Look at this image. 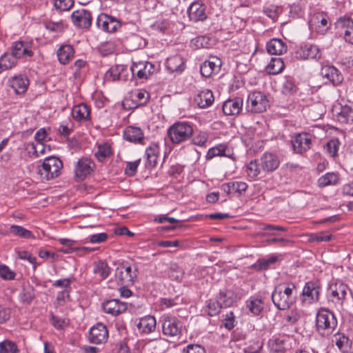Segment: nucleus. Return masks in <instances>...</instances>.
<instances>
[{"instance_id":"2","label":"nucleus","mask_w":353,"mask_h":353,"mask_svg":"<svg viewBox=\"0 0 353 353\" xmlns=\"http://www.w3.org/2000/svg\"><path fill=\"white\" fill-rule=\"evenodd\" d=\"M63 168L60 159L52 156L46 158L41 165L37 168V173L42 180L50 181L59 176Z\"/></svg>"},{"instance_id":"14","label":"nucleus","mask_w":353,"mask_h":353,"mask_svg":"<svg viewBox=\"0 0 353 353\" xmlns=\"http://www.w3.org/2000/svg\"><path fill=\"white\" fill-rule=\"evenodd\" d=\"M71 19L77 28L81 29H88L92 24L91 12L84 8L74 11Z\"/></svg>"},{"instance_id":"62","label":"nucleus","mask_w":353,"mask_h":353,"mask_svg":"<svg viewBox=\"0 0 353 353\" xmlns=\"http://www.w3.org/2000/svg\"><path fill=\"white\" fill-rule=\"evenodd\" d=\"M141 159H138L134 161H128L127 162L126 167L125 169V173L130 176H132L135 174L137 168L140 163Z\"/></svg>"},{"instance_id":"34","label":"nucleus","mask_w":353,"mask_h":353,"mask_svg":"<svg viewBox=\"0 0 353 353\" xmlns=\"http://www.w3.org/2000/svg\"><path fill=\"white\" fill-rule=\"evenodd\" d=\"M166 67L171 72H182L185 68L183 59L180 55H174L167 59Z\"/></svg>"},{"instance_id":"26","label":"nucleus","mask_w":353,"mask_h":353,"mask_svg":"<svg viewBox=\"0 0 353 353\" xmlns=\"http://www.w3.org/2000/svg\"><path fill=\"white\" fill-rule=\"evenodd\" d=\"M72 115L78 122L88 121L90 119V108L84 103L74 105L72 110Z\"/></svg>"},{"instance_id":"60","label":"nucleus","mask_w":353,"mask_h":353,"mask_svg":"<svg viewBox=\"0 0 353 353\" xmlns=\"http://www.w3.org/2000/svg\"><path fill=\"white\" fill-rule=\"evenodd\" d=\"M18 256L21 259H24L28 261L30 263L33 265V269L35 270L39 263H37V259L35 256H33L31 254H30L27 251H19L18 252Z\"/></svg>"},{"instance_id":"17","label":"nucleus","mask_w":353,"mask_h":353,"mask_svg":"<svg viewBox=\"0 0 353 353\" xmlns=\"http://www.w3.org/2000/svg\"><path fill=\"white\" fill-rule=\"evenodd\" d=\"M188 14L190 20L193 22L203 21L207 19L205 6L201 1H194L189 6Z\"/></svg>"},{"instance_id":"11","label":"nucleus","mask_w":353,"mask_h":353,"mask_svg":"<svg viewBox=\"0 0 353 353\" xmlns=\"http://www.w3.org/2000/svg\"><path fill=\"white\" fill-rule=\"evenodd\" d=\"M182 324L175 316L165 315L162 317L163 334L167 336H177L181 334Z\"/></svg>"},{"instance_id":"15","label":"nucleus","mask_w":353,"mask_h":353,"mask_svg":"<svg viewBox=\"0 0 353 353\" xmlns=\"http://www.w3.org/2000/svg\"><path fill=\"white\" fill-rule=\"evenodd\" d=\"M94 165V163L90 159L86 157L80 159L75 165V176L79 180H83L91 174Z\"/></svg>"},{"instance_id":"54","label":"nucleus","mask_w":353,"mask_h":353,"mask_svg":"<svg viewBox=\"0 0 353 353\" xmlns=\"http://www.w3.org/2000/svg\"><path fill=\"white\" fill-rule=\"evenodd\" d=\"M126 45L132 50H135L141 45V37L137 34L131 33L125 37Z\"/></svg>"},{"instance_id":"8","label":"nucleus","mask_w":353,"mask_h":353,"mask_svg":"<svg viewBox=\"0 0 353 353\" xmlns=\"http://www.w3.org/2000/svg\"><path fill=\"white\" fill-rule=\"evenodd\" d=\"M137 276L138 270L135 265L132 270L130 265H125L123 263L115 270V278L121 285H133Z\"/></svg>"},{"instance_id":"32","label":"nucleus","mask_w":353,"mask_h":353,"mask_svg":"<svg viewBox=\"0 0 353 353\" xmlns=\"http://www.w3.org/2000/svg\"><path fill=\"white\" fill-rule=\"evenodd\" d=\"M221 65V60L215 59L214 61H206L201 65V74L205 77H209L214 72H218Z\"/></svg>"},{"instance_id":"59","label":"nucleus","mask_w":353,"mask_h":353,"mask_svg":"<svg viewBox=\"0 0 353 353\" xmlns=\"http://www.w3.org/2000/svg\"><path fill=\"white\" fill-rule=\"evenodd\" d=\"M339 147V141L337 139H332L326 144L327 152L332 157L337 155Z\"/></svg>"},{"instance_id":"6","label":"nucleus","mask_w":353,"mask_h":353,"mask_svg":"<svg viewBox=\"0 0 353 353\" xmlns=\"http://www.w3.org/2000/svg\"><path fill=\"white\" fill-rule=\"evenodd\" d=\"M269 106L266 95L261 92H252L247 99L246 109L248 112L260 113L265 112Z\"/></svg>"},{"instance_id":"36","label":"nucleus","mask_w":353,"mask_h":353,"mask_svg":"<svg viewBox=\"0 0 353 353\" xmlns=\"http://www.w3.org/2000/svg\"><path fill=\"white\" fill-rule=\"evenodd\" d=\"M339 176L335 172H327L318 179V185L320 188L328 185H335L339 181Z\"/></svg>"},{"instance_id":"56","label":"nucleus","mask_w":353,"mask_h":353,"mask_svg":"<svg viewBox=\"0 0 353 353\" xmlns=\"http://www.w3.org/2000/svg\"><path fill=\"white\" fill-rule=\"evenodd\" d=\"M168 274L172 280L179 281L183 278V271L176 264H173L170 266Z\"/></svg>"},{"instance_id":"46","label":"nucleus","mask_w":353,"mask_h":353,"mask_svg":"<svg viewBox=\"0 0 353 353\" xmlns=\"http://www.w3.org/2000/svg\"><path fill=\"white\" fill-rule=\"evenodd\" d=\"M261 170L259 161L255 159L248 164L246 172L250 178L254 179L259 175Z\"/></svg>"},{"instance_id":"38","label":"nucleus","mask_w":353,"mask_h":353,"mask_svg":"<svg viewBox=\"0 0 353 353\" xmlns=\"http://www.w3.org/2000/svg\"><path fill=\"white\" fill-rule=\"evenodd\" d=\"M279 260V256L276 255H272L268 259H260L253 265V268L257 271L266 270Z\"/></svg>"},{"instance_id":"33","label":"nucleus","mask_w":353,"mask_h":353,"mask_svg":"<svg viewBox=\"0 0 353 353\" xmlns=\"http://www.w3.org/2000/svg\"><path fill=\"white\" fill-rule=\"evenodd\" d=\"M336 119L341 123H349L353 122V105H341L340 111L336 112Z\"/></svg>"},{"instance_id":"50","label":"nucleus","mask_w":353,"mask_h":353,"mask_svg":"<svg viewBox=\"0 0 353 353\" xmlns=\"http://www.w3.org/2000/svg\"><path fill=\"white\" fill-rule=\"evenodd\" d=\"M19 349L17 344L9 340H4L0 343V353H17Z\"/></svg>"},{"instance_id":"47","label":"nucleus","mask_w":353,"mask_h":353,"mask_svg":"<svg viewBox=\"0 0 353 353\" xmlns=\"http://www.w3.org/2000/svg\"><path fill=\"white\" fill-rule=\"evenodd\" d=\"M298 88L294 79L291 77H286L282 86V92L285 95H292L295 94Z\"/></svg>"},{"instance_id":"53","label":"nucleus","mask_w":353,"mask_h":353,"mask_svg":"<svg viewBox=\"0 0 353 353\" xmlns=\"http://www.w3.org/2000/svg\"><path fill=\"white\" fill-rule=\"evenodd\" d=\"M332 238L331 234L325 232L311 233L308 234V241L310 242H327Z\"/></svg>"},{"instance_id":"35","label":"nucleus","mask_w":353,"mask_h":353,"mask_svg":"<svg viewBox=\"0 0 353 353\" xmlns=\"http://www.w3.org/2000/svg\"><path fill=\"white\" fill-rule=\"evenodd\" d=\"M333 341L337 347L342 352L349 351L352 347V342L350 339L343 333L336 332L334 334Z\"/></svg>"},{"instance_id":"41","label":"nucleus","mask_w":353,"mask_h":353,"mask_svg":"<svg viewBox=\"0 0 353 353\" xmlns=\"http://www.w3.org/2000/svg\"><path fill=\"white\" fill-rule=\"evenodd\" d=\"M132 97L134 98L132 99V101H134L135 103H133L132 105H129V108H136L146 104L149 99L150 94L147 91L141 90L135 92Z\"/></svg>"},{"instance_id":"24","label":"nucleus","mask_w":353,"mask_h":353,"mask_svg":"<svg viewBox=\"0 0 353 353\" xmlns=\"http://www.w3.org/2000/svg\"><path fill=\"white\" fill-rule=\"evenodd\" d=\"M296 57L300 59H320L321 53L317 46L312 44H305L296 52Z\"/></svg>"},{"instance_id":"44","label":"nucleus","mask_w":353,"mask_h":353,"mask_svg":"<svg viewBox=\"0 0 353 353\" xmlns=\"http://www.w3.org/2000/svg\"><path fill=\"white\" fill-rule=\"evenodd\" d=\"M246 303L249 311L255 316L259 315L263 309L262 300L257 298H251Z\"/></svg>"},{"instance_id":"18","label":"nucleus","mask_w":353,"mask_h":353,"mask_svg":"<svg viewBox=\"0 0 353 353\" xmlns=\"http://www.w3.org/2000/svg\"><path fill=\"white\" fill-rule=\"evenodd\" d=\"M11 53L17 59L30 58L33 56L31 45L26 41L13 42L10 48Z\"/></svg>"},{"instance_id":"10","label":"nucleus","mask_w":353,"mask_h":353,"mask_svg":"<svg viewBox=\"0 0 353 353\" xmlns=\"http://www.w3.org/2000/svg\"><path fill=\"white\" fill-rule=\"evenodd\" d=\"M319 284L315 281H308L305 283L300 298L303 304L310 305L319 301Z\"/></svg>"},{"instance_id":"57","label":"nucleus","mask_w":353,"mask_h":353,"mask_svg":"<svg viewBox=\"0 0 353 353\" xmlns=\"http://www.w3.org/2000/svg\"><path fill=\"white\" fill-rule=\"evenodd\" d=\"M74 5V0H54L56 10L63 12L69 10Z\"/></svg>"},{"instance_id":"48","label":"nucleus","mask_w":353,"mask_h":353,"mask_svg":"<svg viewBox=\"0 0 353 353\" xmlns=\"http://www.w3.org/2000/svg\"><path fill=\"white\" fill-rule=\"evenodd\" d=\"M206 304L208 314L214 316L219 314L222 308L217 299H210Z\"/></svg>"},{"instance_id":"43","label":"nucleus","mask_w":353,"mask_h":353,"mask_svg":"<svg viewBox=\"0 0 353 353\" xmlns=\"http://www.w3.org/2000/svg\"><path fill=\"white\" fill-rule=\"evenodd\" d=\"M110 268L108 263L103 261H99L94 263L93 272L99 274L101 279H105L110 273Z\"/></svg>"},{"instance_id":"29","label":"nucleus","mask_w":353,"mask_h":353,"mask_svg":"<svg viewBox=\"0 0 353 353\" xmlns=\"http://www.w3.org/2000/svg\"><path fill=\"white\" fill-rule=\"evenodd\" d=\"M267 52L270 54L280 55L287 52V45L279 39H272L266 44Z\"/></svg>"},{"instance_id":"49","label":"nucleus","mask_w":353,"mask_h":353,"mask_svg":"<svg viewBox=\"0 0 353 353\" xmlns=\"http://www.w3.org/2000/svg\"><path fill=\"white\" fill-rule=\"evenodd\" d=\"M10 231L13 234L26 239L34 237L31 231L23 228L20 225H12L10 228Z\"/></svg>"},{"instance_id":"30","label":"nucleus","mask_w":353,"mask_h":353,"mask_svg":"<svg viewBox=\"0 0 353 353\" xmlns=\"http://www.w3.org/2000/svg\"><path fill=\"white\" fill-rule=\"evenodd\" d=\"M74 50L71 45H62L57 50V55L60 63L68 64L74 57Z\"/></svg>"},{"instance_id":"23","label":"nucleus","mask_w":353,"mask_h":353,"mask_svg":"<svg viewBox=\"0 0 353 353\" xmlns=\"http://www.w3.org/2000/svg\"><path fill=\"white\" fill-rule=\"evenodd\" d=\"M8 83L17 94H24L29 85V80L27 77L21 74L11 77L9 79Z\"/></svg>"},{"instance_id":"22","label":"nucleus","mask_w":353,"mask_h":353,"mask_svg":"<svg viewBox=\"0 0 353 353\" xmlns=\"http://www.w3.org/2000/svg\"><path fill=\"white\" fill-rule=\"evenodd\" d=\"M243 100L241 97L229 99L223 103L222 109L225 115H238L242 110Z\"/></svg>"},{"instance_id":"20","label":"nucleus","mask_w":353,"mask_h":353,"mask_svg":"<svg viewBox=\"0 0 353 353\" xmlns=\"http://www.w3.org/2000/svg\"><path fill=\"white\" fill-rule=\"evenodd\" d=\"M103 311L112 316H117L127 310V304L120 301L119 299H110L102 304Z\"/></svg>"},{"instance_id":"13","label":"nucleus","mask_w":353,"mask_h":353,"mask_svg":"<svg viewBox=\"0 0 353 353\" xmlns=\"http://www.w3.org/2000/svg\"><path fill=\"white\" fill-rule=\"evenodd\" d=\"M291 143L294 152L303 154L311 148V135L306 132L296 134L292 138Z\"/></svg>"},{"instance_id":"1","label":"nucleus","mask_w":353,"mask_h":353,"mask_svg":"<svg viewBox=\"0 0 353 353\" xmlns=\"http://www.w3.org/2000/svg\"><path fill=\"white\" fill-rule=\"evenodd\" d=\"M296 285L292 282L281 283L275 286L272 293V301L280 310H288L296 301Z\"/></svg>"},{"instance_id":"31","label":"nucleus","mask_w":353,"mask_h":353,"mask_svg":"<svg viewBox=\"0 0 353 353\" xmlns=\"http://www.w3.org/2000/svg\"><path fill=\"white\" fill-rule=\"evenodd\" d=\"M288 337L285 335L274 336L269 341L273 352H284L288 348Z\"/></svg>"},{"instance_id":"40","label":"nucleus","mask_w":353,"mask_h":353,"mask_svg":"<svg viewBox=\"0 0 353 353\" xmlns=\"http://www.w3.org/2000/svg\"><path fill=\"white\" fill-rule=\"evenodd\" d=\"M126 66L124 65H116L111 67L105 74V79L107 81H116L120 79V77L125 70Z\"/></svg>"},{"instance_id":"42","label":"nucleus","mask_w":353,"mask_h":353,"mask_svg":"<svg viewBox=\"0 0 353 353\" xmlns=\"http://www.w3.org/2000/svg\"><path fill=\"white\" fill-rule=\"evenodd\" d=\"M165 341L162 339L150 340L146 342L145 347L152 353H161L164 351Z\"/></svg>"},{"instance_id":"39","label":"nucleus","mask_w":353,"mask_h":353,"mask_svg":"<svg viewBox=\"0 0 353 353\" xmlns=\"http://www.w3.org/2000/svg\"><path fill=\"white\" fill-rule=\"evenodd\" d=\"M17 59L10 52H6L0 57V73L14 67L17 63Z\"/></svg>"},{"instance_id":"5","label":"nucleus","mask_w":353,"mask_h":353,"mask_svg":"<svg viewBox=\"0 0 353 353\" xmlns=\"http://www.w3.org/2000/svg\"><path fill=\"white\" fill-rule=\"evenodd\" d=\"M348 290V286L343 282L339 281L333 282L329 285L327 289L329 299L336 306L342 307Z\"/></svg>"},{"instance_id":"3","label":"nucleus","mask_w":353,"mask_h":353,"mask_svg":"<svg viewBox=\"0 0 353 353\" xmlns=\"http://www.w3.org/2000/svg\"><path fill=\"white\" fill-rule=\"evenodd\" d=\"M192 134V125L187 121L176 122L168 129V136L174 144H180L187 141Z\"/></svg>"},{"instance_id":"52","label":"nucleus","mask_w":353,"mask_h":353,"mask_svg":"<svg viewBox=\"0 0 353 353\" xmlns=\"http://www.w3.org/2000/svg\"><path fill=\"white\" fill-rule=\"evenodd\" d=\"M230 294L228 291L221 290L216 296V299L222 307H228L232 304L233 299Z\"/></svg>"},{"instance_id":"37","label":"nucleus","mask_w":353,"mask_h":353,"mask_svg":"<svg viewBox=\"0 0 353 353\" xmlns=\"http://www.w3.org/2000/svg\"><path fill=\"white\" fill-rule=\"evenodd\" d=\"M285 65L283 61L280 57L272 58L266 67V71L270 74H278L283 71Z\"/></svg>"},{"instance_id":"21","label":"nucleus","mask_w":353,"mask_h":353,"mask_svg":"<svg viewBox=\"0 0 353 353\" xmlns=\"http://www.w3.org/2000/svg\"><path fill=\"white\" fill-rule=\"evenodd\" d=\"M321 75L333 85H339L343 80V74L333 65H325L321 68Z\"/></svg>"},{"instance_id":"63","label":"nucleus","mask_w":353,"mask_h":353,"mask_svg":"<svg viewBox=\"0 0 353 353\" xmlns=\"http://www.w3.org/2000/svg\"><path fill=\"white\" fill-rule=\"evenodd\" d=\"M50 321L57 330L63 329V326L66 324L65 319L55 316L53 314H51L50 316Z\"/></svg>"},{"instance_id":"16","label":"nucleus","mask_w":353,"mask_h":353,"mask_svg":"<svg viewBox=\"0 0 353 353\" xmlns=\"http://www.w3.org/2000/svg\"><path fill=\"white\" fill-rule=\"evenodd\" d=\"M89 336L91 343L101 344L107 341L108 339V331L105 325L101 323H98L90 328Z\"/></svg>"},{"instance_id":"12","label":"nucleus","mask_w":353,"mask_h":353,"mask_svg":"<svg viewBox=\"0 0 353 353\" xmlns=\"http://www.w3.org/2000/svg\"><path fill=\"white\" fill-rule=\"evenodd\" d=\"M132 77L147 79L154 71V65L148 61H134L130 67Z\"/></svg>"},{"instance_id":"19","label":"nucleus","mask_w":353,"mask_h":353,"mask_svg":"<svg viewBox=\"0 0 353 353\" xmlns=\"http://www.w3.org/2000/svg\"><path fill=\"white\" fill-rule=\"evenodd\" d=\"M259 161L262 170L267 172L274 171L280 165L279 157L271 152H265Z\"/></svg>"},{"instance_id":"25","label":"nucleus","mask_w":353,"mask_h":353,"mask_svg":"<svg viewBox=\"0 0 353 353\" xmlns=\"http://www.w3.org/2000/svg\"><path fill=\"white\" fill-rule=\"evenodd\" d=\"M123 137L126 141L134 143L143 144L144 134L139 127L128 126L123 132Z\"/></svg>"},{"instance_id":"45","label":"nucleus","mask_w":353,"mask_h":353,"mask_svg":"<svg viewBox=\"0 0 353 353\" xmlns=\"http://www.w3.org/2000/svg\"><path fill=\"white\" fill-rule=\"evenodd\" d=\"M226 146L222 144L210 148L205 155L206 160H211L215 157H230L225 154Z\"/></svg>"},{"instance_id":"9","label":"nucleus","mask_w":353,"mask_h":353,"mask_svg":"<svg viewBox=\"0 0 353 353\" xmlns=\"http://www.w3.org/2000/svg\"><path fill=\"white\" fill-rule=\"evenodd\" d=\"M96 23L99 29L106 32H114L120 28L125 30L128 28L127 24H122L119 19L106 14H99Z\"/></svg>"},{"instance_id":"51","label":"nucleus","mask_w":353,"mask_h":353,"mask_svg":"<svg viewBox=\"0 0 353 353\" xmlns=\"http://www.w3.org/2000/svg\"><path fill=\"white\" fill-rule=\"evenodd\" d=\"M310 21L314 24L318 25L319 27H320L319 24H321L322 27L325 28V30L328 28V17L324 12H318L314 14Z\"/></svg>"},{"instance_id":"64","label":"nucleus","mask_w":353,"mask_h":353,"mask_svg":"<svg viewBox=\"0 0 353 353\" xmlns=\"http://www.w3.org/2000/svg\"><path fill=\"white\" fill-rule=\"evenodd\" d=\"M183 353H205V350L200 345L190 344L183 349Z\"/></svg>"},{"instance_id":"58","label":"nucleus","mask_w":353,"mask_h":353,"mask_svg":"<svg viewBox=\"0 0 353 353\" xmlns=\"http://www.w3.org/2000/svg\"><path fill=\"white\" fill-rule=\"evenodd\" d=\"M16 273L12 271L7 265H0V277L3 280L14 279Z\"/></svg>"},{"instance_id":"7","label":"nucleus","mask_w":353,"mask_h":353,"mask_svg":"<svg viewBox=\"0 0 353 353\" xmlns=\"http://www.w3.org/2000/svg\"><path fill=\"white\" fill-rule=\"evenodd\" d=\"M336 34L343 37L345 42L353 44V19L344 15L337 19L334 23Z\"/></svg>"},{"instance_id":"27","label":"nucleus","mask_w":353,"mask_h":353,"mask_svg":"<svg viewBox=\"0 0 353 353\" xmlns=\"http://www.w3.org/2000/svg\"><path fill=\"white\" fill-rule=\"evenodd\" d=\"M157 321L154 316L147 315L140 319L137 328L140 333L148 334L156 329Z\"/></svg>"},{"instance_id":"55","label":"nucleus","mask_w":353,"mask_h":353,"mask_svg":"<svg viewBox=\"0 0 353 353\" xmlns=\"http://www.w3.org/2000/svg\"><path fill=\"white\" fill-rule=\"evenodd\" d=\"M111 154L110 146L107 144H101L98 146V150L95 153V156L98 160L103 161L106 157Z\"/></svg>"},{"instance_id":"61","label":"nucleus","mask_w":353,"mask_h":353,"mask_svg":"<svg viewBox=\"0 0 353 353\" xmlns=\"http://www.w3.org/2000/svg\"><path fill=\"white\" fill-rule=\"evenodd\" d=\"M263 347V343L260 341H253L244 348L243 353H260Z\"/></svg>"},{"instance_id":"28","label":"nucleus","mask_w":353,"mask_h":353,"mask_svg":"<svg viewBox=\"0 0 353 353\" xmlns=\"http://www.w3.org/2000/svg\"><path fill=\"white\" fill-rule=\"evenodd\" d=\"M214 97L210 90L205 89L199 92L194 97V102L200 108H206L212 105Z\"/></svg>"},{"instance_id":"4","label":"nucleus","mask_w":353,"mask_h":353,"mask_svg":"<svg viewBox=\"0 0 353 353\" xmlns=\"http://www.w3.org/2000/svg\"><path fill=\"white\" fill-rule=\"evenodd\" d=\"M337 326V320L333 312L325 308H321L316 316L317 331L325 334L332 332Z\"/></svg>"}]
</instances>
